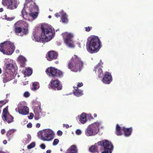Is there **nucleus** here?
Masks as SVG:
<instances>
[{"label":"nucleus","mask_w":153,"mask_h":153,"mask_svg":"<svg viewBox=\"0 0 153 153\" xmlns=\"http://www.w3.org/2000/svg\"><path fill=\"white\" fill-rule=\"evenodd\" d=\"M41 29L42 32L40 36L39 37L33 35L32 36L33 39L37 42L40 40L48 42L51 39L55 33L52 27L47 25H42Z\"/></svg>","instance_id":"1"},{"label":"nucleus","mask_w":153,"mask_h":153,"mask_svg":"<svg viewBox=\"0 0 153 153\" xmlns=\"http://www.w3.org/2000/svg\"><path fill=\"white\" fill-rule=\"evenodd\" d=\"M87 51L93 53L98 52L101 48V42L99 38L94 36H91L87 39L86 44Z\"/></svg>","instance_id":"2"},{"label":"nucleus","mask_w":153,"mask_h":153,"mask_svg":"<svg viewBox=\"0 0 153 153\" xmlns=\"http://www.w3.org/2000/svg\"><path fill=\"white\" fill-rule=\"evenodd\" d=\"M84 63L76 55L71 58L68 65V68L74 72L80 71L83 68Z\"/></svg>","instance_id":"3"},{"label":"nucleus","mask_w":153,"mask_h":153,"mask_svg":"<svg viewBox=\"0 0 153 153\" xmlns=\"http://www.w3.org/2000/svg\"><path fill=\"white\" fill-rule=\"evenodd\" d=\"M28 27L27 23L25 22L22 23L19 21L14 24L13 31L16 35L23 36L28 33Z\"/></svg>","instance_id":"4"},{"label":"nucleus","mask_w":153,"mask_h":153,"mask_svg":"<svg viewBox=\"0 0 153 153\" xmlns=\"http://www.w3.org/2000/svg\"><path fill=\"white\" fill-rule=\"evenodd\" d=\"M100 125V123L96 122L89 125L85 131V134L88 136L95 135L99 131Z\"/></svg>","instance_id":"5"},{"label":"nucleus","mask_w":153,"mask_h":153,"mask_svg":"<svg viewBox=\"0 0 153 153\" xmlns=\"http://www.w3.org/2000/svg\"><path fill=\"white\" fill-rule=\"evenodd\" d=\"M45 72L46 74L50 77L61 78L63 75L62 71L53 67L48 68Z\"/></svg>","instance_id":"6"},{"label":"nucleus","mask_w":153,"mask_h":153,"mask_svg":"<svg viewBox=\"0 0 153 153\" xmlns=\"http://www.w3.org/2000/svg\"><path fill=\"white\" fill-rule=\"evenodd\" d=\"M40 134L42 140L43 141H49L53 138V133L52 131L47 129L41 131Z\"/></svg>","instance_id":"7"},{"label":"nucleus","mask_w":153,"mask_h":153,"mask_svg":"<svg viewBox=\"0 0 153 153\" xmlns=\"http://www.w3.org/2000/svg\"><path fill=\"white\" fill-rule=\"evenodd\" d=\"M97 144L103 146L105 150L102 152V153H111L113 146L111 142L107 140H103L98 142Z\"/></svg>","instance_id":"8"},{"label":"nucleus","mask_w":153,"mask_h":153,"mask_svg":"<svg viewBox=\"0 0 153 153\" xmlns=\"http://www.w3.org/2000/svg\"><path fill=\"white\" fill-rule=\"evenodd\" d=\"M73 35L71 33L65 32L63 34V37L65 43L69 48H72L74 47L73 38Z\"/></svg>","instance_id":"9"},{"label":"nucleus","mask_w":153,"mask_h":153,"mask_svg":"<svg viewBox=\"0 0 153 153\" xmlns=\"http://www.w3.org/2000/svg\"><path fill=\"white\" fill-rule=\"evenodd\" d=\"M2 4L4 6H7V8L10 10L16 9L18 6V2L16 0H2Z\"/></svg>","instance_id":"10"},{"label":"nucleus","mask_w":153,"mask_h":153,"mask_svg":"<svg viewBox=\"0 0 153 153\" xmlns=\"http://www.w3.org/2000/svg\"><path fill=\"white\" fill-rule=\"evenodd\" d=\"M49 88L55 90H60L62 89V86L60 81L58 79L52 80L49 84Z\"/></svg>","instance_id":"11"},{"label":"nucleus","mask_w":153,"mask_h":153,"mask_svg":"<svg viewBox=\"0 0 153 153\" xmlns=\"http://www.w3.org/2000/svg\"><path fill=\"white\" fill-rule=\"evenodd\" d=\"M103 64V62L100 60V62L94 66L93 69L95 73L98 75V77L99 78H102L103 75V71L102 69Z\"/></svg>","instance_id":"12"},{"label":"nucleus","mask_w":153,"mask_h":153,"mask_svg":"<svg viewBox=\"0 0 153 153\" xmlns=\"http://www.w3.org/2000/svg\"><path fill=\"white\" fill-rule=\"evenodd\" d=\"M17 108L18 112L20 114L26 115L29 113V109L28 107L24 105L21 102L18 104Z\"/></svg>","instance_id":"13"},{"label":"nucleus","mask_w":153,"mask_h":153,"mask_svg":"<svg viewBox=\"0 0 153 153\" xmlns=\"http://www.w3.org/2000/svg\"><path fill=\"white\" fill-rule=\"evenodd\" d=\"M58 54L56 52L53 51H49L46 54V58L49 61L55 60L57 59Z\"/></svg>","instance_id":"14"},{"label":"nucleus","mask_w":153,"mask_h":153,"mask_svg":"<svg viewBox=\"0 0 153 153\" xmlns=\"http://www.w3.org/2000/svg\"><path fill=\"white\" fill-rule=\"evenodd\" d=\"M15 73L13 72H9L5 71L3 78V82L5 83L13 79L15 76Z\"/></svg>","instance_id":"15"},{"label":"nucleus","mask_w":153,"mask_h":153,"mask_svg":"<svg viewBox=\"0 0 153 153\" xmlns=\"http://www.w3.org/2000/svg\"><path fill=\"white\" fill-rule=\"evenodd\" d=\"M7 47L5 54L7 55L11 54L14 51L15 47L14 44L11 42L8 41L7 42Z\"/></svg>","instance_id":"16"},{"label":"nucleus","mask_w":153,"mask_h":153,"mask_svg":"<svg viewBox=\"0 0 153 153\" xmlns=\"http://www.w3.org/2000/svg\"><path fill=\"white\" fill-rule=\"evenodd\" d=\"M112 81V77L111 74L108 72H105L102 79V81L104 83L109 84Z\"/></svg>","instance_id":"17"},{"label":"nucleus","mask_w":153,"mask_h":153,"mask_svg":"<svg viewBox=\"0 0 153 153\" xmlns=\"http://www.w3.org/2000/svg\"><path fill=\"white\" fill-rule=\"evenodd\" d=\"M34 113H35L34 119L35 120H38L41 117L42 114L40 106H36L35 108Z\"/></svg>","instance_id":"18"},{"label":"nucleus","mask_w":153,"mask_h":153,"mask_svg":"<svg viewBox=\"0 0 153 153\" xmlns=\"http://www.w3.org/2000/svg\"><path fill=\"white\" fill-rule=\"evenodd\" d=\"M5 71L12 72H13L14 73L16 72L14 65L11 63H10L6 65L5 68Z\"/></svg>","instance_id":"19"},{"label":"nucleus","mask_w":153,"mask_h":153,"mask_svg":"<svg viewBox=\"0 0 153 153\" xmlns=\"http://www.w3.org/2000/svg\"><path fill=\"white\" fill-rule=\"evenodd\" d=\"M8 42L6 41L0 44V51L5 54V50L7 47V42Z\"/></svg>","instance_id":"20"},{"label":"nucleus","mask_w":153,"mask_h":153,"mask_svg":"<svg viewBox=\"0 0 153 153\" xmlns=\"http://www.w3.org/2000/svg\"><path fill=\"white\" fill-rule=\"evenodd\" d=\"M122 130L123 131L125 136L128 137L129 136L131 133L132 131V128L131 127L126 128L125 127H123L122 128Z\"/></svg>","instance_id":"21"},{"label":"nucleus","mask_w":153,"mask_h":153,"mask_svg":"<svg viewBox=\"0 0 153 153\" xmlns=\"http://www.w3.org/2000/svg\"><path fill=\"white\" fill-rule=\"evenodd\" d=\"M4 121L7 122L8 123H10L13 121V117L10 114L2 118Z\"/></svg>","instance_id":"22"},{"label":"nucleus","mask_w":153,"mask_h":153,"mask_svg":"<svg viewBox=\"0 0 153 153\" xmlns=\"http://www.w3.org/2000/svg\"><path fill=\"white\" fill-rule=\"evenodd\" d=\"M74 90H73V93L74 95L77 97H79L83 94L82 91L79 90L77 87H74Z\"/></svg>","instance_id":"23"},{"label":"nucleus","mask_w":153,"mask_h":153,"mask_svg":"<svg viewBox=\"0 0 153 153\" xmlns=\"http://www.w3.org/2000/svg\"><path fill=\"white\" fill-rule=\"evenodd\" d=\"M18 60L20 64V65L22 67H24L25 66L26 59L23 56H20L18 58Z\"/></svg>","instance_id":"24"},{"label":"nucleus","mask_w":153,"mask_h":153,"mask_svg":"<svg viewBox=\"0 0 153 153\" xmlns=\"http://www.w3.org/2000/svg\"><path fill=\"white\" fill-rule=\"evenodd\" d=\"M79 121L82 124H84L86 122V116L85 113H83L80 116Z\"/></svg>","instance_id":"25"},{"label":"nucleus","mask_w":153,"mask_h":153,"mask_svg":"<svg viewBox=\"0 0 153 153\" xmlns=\"http://www.w3.org/2000/svg\"><path fill=\"white\" fill-rule=\"evenodd\" d=\"M122 129H121V128L119 126L118 124H117L116 126V134L117 136H120L123 134V133L122 131Z\"/></svg>","instance_id":"26"},{"label":"nucleus","mask_w":153,"mask_h":153,"mask_svg":"<svg viewBox=\"0 0 153 153\" xmlns=\"http://www.w3.org/2000/svg\"><path fill=\"white\" fill-rule=\"evenodd\" d=\"M16 131V130L15 129H11L7 131L6 134V136L9 138V140H10L11 135H12Z\"/></svg>","instance_id":"27"},{"label":"nucleus","mask_w":153,"mask_h":153,"mask_svg":"<svg viewBox=\"0 0 153 153\" xmlns=\"http://www.w3.org/2000/svg\"><path fill=\"white\" fill-rule=\"evenodd\" d=\"M67 15L65 13H63L61 16V20L63 23H66L68 22V20L67 18Z\"/></svg>","instance_id":"28"},{"label":"nucleus","mask_w":153,"mask_h":153,"mask_svg":"<svg viewBox=\"0 0 153 153\" xmlns=\"http://www.w3.org/2000/svg\"><path fill=\"white\" fill-rule=\"evenodd\" d=\"M39 87V83L36 82L33 83L32 90L33 91H35L38 89Z\"/></svg>","instance_id":"29"},{"label":"nucleus","mask_w":153,"mask_h":153,"mask_svg":"<svg viewBox=\"0 0 153 153\" xmlns=\"http://www.w3.org/2000/svg\"><path fill=\"white\" fill-rule=\"evenodd\" d=\"M8 114H9L8 110V106H7L3 109L2 115V118H3L4 117H6V116Z\"/></svg>","instance_id":"30"},{"label":"nucleus","mask_w":153,"mask_h":153,"mask_svg":"<svg viewBox=\"0 0 153 153\" xmlns=\"http://www.w3.org/2000/svg\"><path fill=\"white\" fill-rule=\"evenodd\" d=\"M32 72V70L30 68H28L25 70L24 74L26 76H29L31 74Z\"/></svg>","instance_id":"31"},{"label":"nucleus","mask_w":153,"mask_h":153,"mask_svg":"<svg viewBox=\"0 0 153 153\" xmlns=\"http://www.w3.org/2000/svg\"><path fill=\"white\" fill-rule=\"evenodd\" d=\"M89 150L92 152H98V149L95 146H92L89 148Z\"/></svg>","instance_id":"32"},{"label":"nucleus","mask_w":153,"mask_h":153,"mask_svg":"<svg viewBox=\"0 0 153 153\" xmlns=\"http://www.w3.org/2000/svg\"><path fill=\"white\" fill-rule=\"evenodd\" d=\"M38 14V13L37 12H32L30 14V16L34 19L37 17Z\"/></svg>","instance_id":"33"},{"label":"nucleus","mask_w":153,"mask_h":153,"mask_svg":"<svg viewBox=\"0 0 153 153\" xmlns=\"http://www.w3.org/2000/svg\"><path fill=\"white\" fill-rule=\"evenodd\" d=\"M35 143L34 142H32L29 145H28L27 146V148L28 149H30L33 148L35 147Z\"/></svg>","instance_id":"34"},{"label":"nucleus","mask_w":153,"mask_h":153,"mask_svg":"<svg viewBox=\"0 0 153 153\" xmlns=\"http://www.w3.org/2000/svg\"><path fill=\"white\" fill-rule=\"evenodd\" d=\"M59 142V140L57 139H54L53 142V146L57 145Z\"/></svg>","instance_id":"35"},{"label":"nucleus","mask_w":153,"mask_h":153,"mask_svg":"<svg viewBox=\"0 0 153 153\" xmlns=\"http://www.w3.org/2000/svg\"><path fill=\"white\" fill-rule=\"evenodd\" d=\"M85 30L86 31L88 32L90 31L92 29V27H86L85 28Z\"/></svg>","instance_id":"36"},{"label":"nucleus","mask_w":153,"mask_h":153,"mask_svg":"<svg viewBox=\"0 0 153 153\" xmlns=\"http://www.w3.org/2000/svg\"><path fill=\"white\" fill-rule=\"evenodd\" d=\"M7 102H8L7 100H4L0 101V103L1 104H2V105H3L5 104Z\"/></svg>","instance_id":"37"},{"label":"nucleus","mask_w":153,"mask_h":153,"mask_svg":"<svg viewBox=\"0 0 153 153\" xmlns=\"http://www.w3.org/2000/svg\"><path fill=\"white\" fill-rule=\"evenodd\" d=\"M30 94L28 92H25L24 94V96L25 97H28L30 96Z\"/></svg>","instance_id":"38"},{"label":"nucleus","mask_w":153,"mask_h":153,"mask_svg":"<svg viewBox=\"0 0 153 153\" xmlns=\"http://www.w3.org/2000/svg\"><path fill=\"white\" fill-rule=\"evenodd\" d=\"M81 131L80 129H77L76 131V133L77 135H79L81 134Z\"/></svg>","instance_id":"39"},{"label":"nucleus","mask_w":153,"mask_h":153,"mask_svg":"<svg viewBox=\"0 0 153 153\" xmlns=\"http://www.w3.org/2000/svg\"><path fill=\"white\" fill-rule=\"evenodd\" d=\"M33 114L32 113H30V116L28 117L29 119L31 120L33 118Z\"/></svg>","instance_id":"40"},{"label":"nucleus","mask_w":153,"mask_h":153,"mask_svg":"<svg viewBox=\"0 0 153 153\" xmlns=\"http://www.w3.org/2000/svg\"><path fill=\"white\" fill-rule=\"evenodd\" d=\"M40 146L42 149H45L46 147L45 145L44 144H42L40 145Z\"/></svg>","instance_id":"41"},{"label":"nucleus","mask_w":153,"mask_h":153,"mask_svg":"<svg viewBox=\"0 0 153 153\" xmlns=\"http://www.w3.org/2000/svg\"><path fill=\"white\" fill-rule=\"evenodd\" d=\"M62 132L60 130H59L57 132V134L58 136H61L62 135Z\"/></svg>","instance_id":"42"},{"label":"nucleus","mask_w":153,"mask_h":153,"mask_svg":"<svg viewBox=\"0 0 153 153\" xmlns=\"http://www.w3.org/2000/svg\"><path fill=\"white\" fill-rule=\"evenodd\" d=\"M83 84L82 82H79L78 84L77 85V86L76 87H80L83 86Z\"/></svg>","instance_id":"43"},{"label":"nucleus","mask_w":153,"mask_h":153,"mask_svg":"<svg viewBox=\"0 0 153 153\" xmlns=\"http://www.w3.org/2000/svg\"><path fill=\"white\" fill-rule=\"evenodd\" d=\"M27 126L28 128H31L32 127V124L31 123H29L27 125Z\"/></svg>","instance_id":"44"},{"label":"nucleus","mask_w":153,"mask_h":153,"mask_svg":"<svg viewBox=\"0 0 153 153\" xmlns=\"http://www.w3.org/2000/svg\"><path fill=\"white\" fill-rule=\"evenodd\" d=\"M33 9H36V10H37L38 11V7L36 5H34V6H33Z\"/></svg>","instance_id":"45"},{"label":"nucleus","mask_w":153,"mask_h":153,"mask_svg":"<svg viewBox=\"0 0 153 153\" xmlns=\"http://www.w3.org/2000/svg\"><path fill=\"white\" fill-rule=\"evenodd\" d=\"M5 131L4 129H2L1 130V133L2 134H4L5 133Z\"/></svg>","instance_id":"46"},{"label":"nucleus","mask_w":153,"mask_h":153,"mask_svg":"<svg viewBox=\"0 0 153 153\" xmlns=\"http://www.w3.org/2000/svg\"><path fill=\"white\" fill-rule=\"evenodd\" d=\"M3 143L5 145L7 144V141L6 140H4L3 141Z\"/></svg>","instance_id":"47"},{"label":"nucleus","mask_w":153,"mask_h":153,"mask_svg":"<svg viewBox=\"0 0 153 153\" xmlns=\"http://www.w3.org/2000/svg\"><path fill=\"white\" fill-rule=\"evenodd\" d=\"M55 16L57 18H58L59 16V15L58 14V13H56L55 14Z\"/></svg>","instance_id":"48"},{"label":"nucleus","mask_w":153,"mask_h":153,"mask_svg":"<svg viewBox=\"0 0 153 153\" xmlns=\"http://www.w3.org/2000/svg\"><path fill=\"white\" fill-rule=\"evenodd\" d=\"M64 127H65L66 128H69V126L68 124H64Z\"/></svg>","instance_id":"49"},{"label":"nucleus","mask_w":153,"mask_h":153,"mask_svg":"<svg viewBox=\"0 0 153 153\" xmlns=\"http://www.w3.org/2000/svg\"><path fill=\"white\" fill-rule=\"evenodd\" d=\"M36 127L37 128H39L40 126V124L39 123H37L36 124Z\"/></svg>","instance_id":"50"},{"label":"nucleus","mask_w":153,"mask_h":153,"mask_svg":"<svg viewBox=\"0 0 153 153\" xmlns=\"http://www.w3.org/2000/svg\"><path fill=\"white\" fill-rule=\"evenodd\" d=\"M13 18H8L7 19V20L8 21H12L13 20Z\"/></svg>","instance_id":"51"},{"label":"nucleus","mask_w":153,"mask_h":153,"mask_svg":"<svg viewBox=\"0 0 153 153\" xmlns=\"http://www.w3.org/2000/svg\"><path fill=\"white\" fill-rule=\"evenodd\" d=\"M51 151L50 150H48L46 151V153H51Z\"/></svg>","instance_id":"52"},{"label":"nucleus","mask_w":153,"mask_h":153,"mask_svg":"<svg viewBox=\"0 0 153 153\" xmlns=\"http://www.w3.org/2000/svg\"><path fill=\"white\" fill-rule=\"evenodd\" d=\"M26 1L27 3H29L32 0H26Z\"/></svg>","instance_id":"53"},{"label":"nucleus","mask_w":153,"mask_h":153,"mask_svg":"<svg viewBox=\"0 0 153 153\" xmlns=\"http://www.w3.org/2000/svg\"><path fill=\"white\" fill-rule=\"evenodd\" d=\"M3 8H0V12H3Z\"/></svg>","instance_id":"54"},{"label":"nucleus","mask_w":153,"mask_h":153,"mask_svg":"<svg viewBox=\"0 0 153 153\" xmlns=\"http://www.w3.org/2000/svg\"><path fill=\"white\" fill-rule=\"evenodd\" d=\"M94 116L95 117H97V114H94Z\"/></svg>","instance_id":"55"},{"label":"nucleus","mask_w":153,"mask_h":153,"mask_svg":"<svg viewBox=\"0 0 153 153\" xmlns=\"http://www.w3.org/2000/svg\"><path fill=\"white\" fill-rule=\"evenodd\" d=\"M3 105H2V104H1L0 103V108H1Z\"/></svg>","instance_id":"56"},{"label":"nucleus","mask_w":153,"mask_h":153,"mask_svg":"<svg viewBox=\"0 0 153 153\" xmlns=\"http://www.w3.org/2000/svg\"><path fill=\"white\" fill-rule=\"evenodd\" d=\"M0 153H6L5 152H4L3 151H0Z\"/></svg>","instance_id":"57"},{"label":"nucleus","mask_w":153,"mask_h":153,"mask_svg":"<svg viewBox=\"0 0 153 153\" xmlns=\"http://www.w3.org/2000/svg\"><path fill=\"white\" fill-rule=\"evenodd\" d=\"M2 72L1 68H0V74Z\"/></svg>","instance_id":"58"},{"label":"nucleus","mask_w":153,"mask_h":153,"mask_svg":"<svg viewBox=\"0 0 153 153\" xmlns=\"http://www.w3.org/2000/svg\"><path fill=\"white\" fill-rule=\"evenodd\" d=\"M51 16H48V17L49 18H51Z\"/></svg>","instance_id":"59"},{"label":"nucleus","mask_w":153,"mask_h":153,"mask_svg":"<svg viewBox=\"0 0 153 153\" xmlns=\"http://www.w3.org/2000/svg\"><path fill=\"white\" fill-rule=\"evenodd\" d=\"M56 64L58 63V61L56 62Z\"/></svg>","instance_id":"60"},{"label":"nucleus","mask_w":153,"mask_h":153,"mask_svg":"<svg viewBox=\"0 0 153 153\" xmlns=\"http://www.w3.org/2000/svg\"><path fill=\"white\" fill-rule=\"evenodd\" d=\"M17 108H16V111L17 110Z\"/></svg>","instance_id":"61"},{"label":"nucleus","mask_w":153,"mask_h":153,"mask_svg":"<svg viewBox=\"0 0 153 153\" xmlns=\"http://www.w3.org/2000/svg\"><path fill=\"white\" fill-rule=\"evenodd\" d=\"M66 153H67V152H66Z\"/></svg>","instance_id":"62"}]
</instances>
